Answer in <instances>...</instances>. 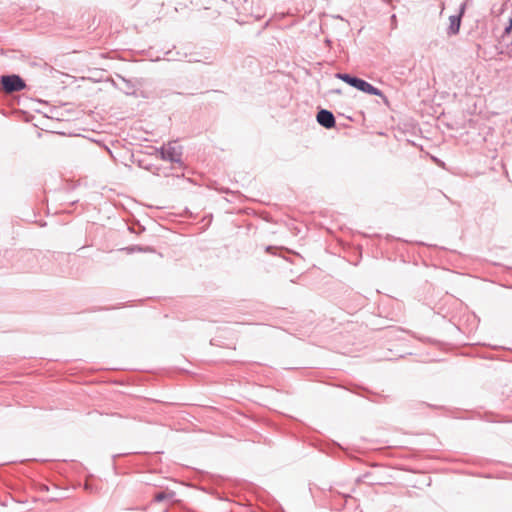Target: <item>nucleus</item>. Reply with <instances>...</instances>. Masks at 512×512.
<instances>
[{
  "label": "nucleus",
  "instance_id": "f257e3e1",
  "mask_svg": "<svg viewBox=\"0 0 512 512\" xmlns=\"http://www.w3.org/2000/svg\"><path fill=\"white\" fill-rule=\"evenodd\" d=\"M157 152L160 154V158L162 160L182 165L181 158L183 154V148L181 145H178L176 141L164 144L157 150Z\"/></svg>",
  "mask_w": 512,
  "mask_h": 512
},
{
  "label": "nucleus",
  "instance_id": "f03ea898",
  "mask_svg": "<svg viewBox=\"0 0 512 512\" xmlns=\"http://www.w3.org/2000/svg\"><path fill=\"white\" fill-rule=\"evenodd\" d=\"M1 85L6 93L18 92L26 87L25 81L16 74L1 76Z\"/></svg>",
  "mask_w": 512,
  "mask_h": 512
},
{
  "label": "nucleus",
  "instance_id": "7ed1b4c3",
  "mask_svg": "<svg viewBox=\"0 0 512 512\" xmlns=\"http://www.w3.org/2000/svg\"><path fill=\"white\" fill-rule=\"evenodd\" d=\"M464 11H465V5L462 4L460 6L459 13L456 14V15H451L449 17L450 24H449V27L447 29V35L448 36H454V35H457L459 33L460 26H461V19H462V16L464 14Z\"/></svg>",
  "mask_w": 512,
  "mask_h": 512
},
{
  "label": "nucleus",
  "instance_id": "20e7f679",
  "mask_svg": "<svg viewBox=\"0 0 512 512\" xmlns=\"http://www.w3.org/2000/svg\"><path fill=\"white\" fill-rule=\"evenodd\" d=\"M317 122L326 129L335 127L336 120L333 113L326 109H321L316 116Z\"/></svg>",
  "mask_w": 512,
  "mask_h": 512
},
{
  "label": "nucleus",
  "instance_id": "39448f33",
  "mask_svg": "<svg viewBox=\"0 0 512 512\" xmlns=\"http://www.w3.org/2000/svg\"><path fill=\"white\" fill-rule=\"evenodd\" d=\"M355 89L361 91V92H364L366 94H369V95H374V96H378V97H381L383 99H386L384 93L378 89L377 87L373 86L372 84H370L369 82L363 80V79H360L358 85L355 87Z\"/></svg>",
  "mask_w": 512,
  "mask_h": 512
},
{
  "label": "nucleus",
  "instance_id": "423d86ee",
  "mask_svg": "<svg viewBox=\"0 0 512 512\" xmlns=\"http://www.w3.org/2000/svg\"><path fill=\"white\" fill-rule=\"evenodd\" d=\"M335 77L344 81L345 83H347L348 85H350L353 88H355L358 85V83L361 79V78L353 76L351 74L341 73V72L336 73Z\"/></svg>",
  "mask_w": 512,
  "mask_h": 512
},
{
  "label": "nucleus",
  "instance_id": "0eeeda50",
  "mask_svg": "<svg viewBox=\"0 0 512 512\" xmlns=\"http://www.w3.org/2000/svg\"><path fill=\"white\" fill-rule=\"evenodd\" d=\"M335 77L344 81L345 83H347L348 85H350L353 88H355L358 85V83L361 79V78L353 76L351 74L341 73V72L336 73Z\"/></svg>",
  "mask_w": 512,
  "mask_h": 512
},
{
  "label": "nucleus",
  "instance_id": "6e6552de",
  "mask_svg": "<svg viewBox=\"0 0 512 512\" xmlns=\"http://www.w3.org/2000/svg\"><path fill=\"white\" fill-rule=\"evenodd\" d=\"M175 497L174 491H160L155 493L153 500L154 502H162L166 499H173Z\"/></svg>",
  "mask_w": 512,
  "mask_h": 512
},
{
  "label": "nucleus",
  "instance_id": "1a4fd4ad",
  "mask_svg": "<svg viewBox=\"0 0 512 512\" xmlns=\"http://www.w3.org/2000/svg\"><path fill=\"white\" fill-rule=\"evenodd\" d=\"M123 250L127 251V253H129V254L130 253H134V252H141V251H143V249L140 246H137V245L126 247Z\"/></svg>",
  "mask_w": 512,
  "mask_h": 512
},
{
  "label": "nucleus",
  "instance_id": "9d476101",
  "mask_svg": "<svg viewBox=\"0 0 512 512\" xmlns=\"http://www.w3.org/2000/svg\"><path fill=\"white\" fill-rule=\"evenodd\" d=\"M333 93H337V94H341V90L340 89H334L332 90Z\"/></svg>",
  "mask_w": 512,
  "mask_h": 512
},
{
  "label": "nucleus",
  "instance_id": "9b49d317",
  "mask_svg": "<svg viewBox=\"0 0 512 512\" xmlns=\"http://www.w3.org/2000/svg\"><path fill=\"white\" fill-rule=\"evenodd\" d=\"M391 20H392V22H396V15H395V14H393V15L391 16Z\"/></svg>",
  "mask_w": 512,
  "mask_h": 512
},
{
  "label": "nucleus",
  "instance_id": "f8f14e48",
  "mask_svg": "<svg viewBox=\"0 0 512 512\" xmlns=\"http://www.w3.org/2000/svg\"><path fill=\"white\" fill-rule=\"evenodd\" d=\"M511 123H512V117H511Z\"/></svg>",
  "mask_w": 512,
  "mask_h": 512
}]
</instances>
